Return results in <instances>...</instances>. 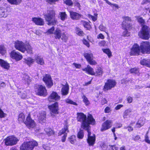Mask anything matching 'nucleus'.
I'll return each instance as SVG.
<instances>
[{
	"instance_id": "obj_46",
	"label": "nucleus",
	"mask_w": 150,
	"mask_h": 150,
	"mask_svg": "<svg viewBox=\"0 0 150 150\" xmlns=\"http://www.w3.org/2000/svg\"><path fill=\"white\" fill-rule=\"evenodd\" d=\"M144 124V122L143 121L142 119H140L138 121L137 124V127H140L142 126Z\"/></svg>"
},
{
	"instance_id": "obj_29",
	"label": "nucleus",
	"mask_w": 150,
	"mask_h": 150,
	"mask_svg": "<svg viewBox=\"0 0 150 150\" xmlns=\"http://www.w3.org/2000/svg\"><path fill=\"white\" fill-rule=\"evenodd\" d=\"M7 1L11 4L16 5L20 4L22 2V0H7Z\"/></svg>"
},
{
	"instance_id": "obj_6",
	"label": "nucleus",
	"mask_w": 150,
	"mask_h": 150,
	"mask_svg": "<svg viewBox=\"0 0 150 150\" xmlns=\"http://www.w3.org/2000/svg\"><path fill=\"white\" fill-rule=\"evenodd\" d=\"M18 139L13 136H9L4 139L3 141L5 145L6 146H11L16 144Z\"/></svg>"
},
{
	"instance_id": "obj_45",
	"label": "nucleus",
	"mask_w": 150,
	"mask_h": 150,
	"mask_svg": "<svg viewBox=\"0 0 150 150\" xmlns=\"http://www.w3.org/2000/svg\"><path fill=\"white\" fill-rule=\"evenodd\" d=\"M61 39L65 42L67 41L68 39V36L66 34L65 32L62 33V36H61Z\"/></svg>"
},
{
	"instance_id": "obj_58",
	"label": "nucleus",
	"mask_w": 150,
	"mask_h": 150,
	"mask_svg": "<svg viewBox=\"0 0 150 150\" xmlns=\"http://www.w3.org/2000/svg\"><path fill=\"white\" fill-rule=\"evenodd\" d=\"M144 140L145 142L148 144H150V140L149 139V137L147 134H146L145 136Z\"/></svg>"
},
{
	"instance_id": "obj_44",
	"label": "nucleus",
	"mask_w": 150,
	"mask_h": 150,
	"mask_svg": "<svg viewBox=\"0 0 150 150\" xmlns=\"http://www.w3.org/2000/svg\"><path fill=\"white\" fill-rule=\"evenodd\" d=\"M18 94L20 95L21 98L22 99H25L27 98V93L25 91L21 93V92H18Z\"/></svg>"
},
{
	"instance_id": "obj_17",
	"label": "nucleus",
	"mask_w": 150,
	"mask_h": 150,
	"mask_svg": "<svg viewBox=\"0 0 150 150\" xmlns=\"http://www.w3.org/2000/svg\"><path fill=\"white\" fill-rule=\"evenodd\" d=\"M60 99V96L56 92L53 91L49 96L48 99L50 102L58 101Z\"/></svg>"
},
{
	"instance_id": "obj_38",
	"label": "nucleus",
	"mask_w": 150,
	"mask_h": 150,
	"mask_svg": "<svg viewBox=\"0 0 150 150\" xmlns=\"http://www.w3.org/2000/svg\"><path fill=\"white\" fill-rule=\"evenodd\" d=\"M25 115L23 113H21L18 116V121L20 123H22L25 122Z\"/></svg>"
},
{
	"instance_id": "obj_43",
	"label": "nucleus",
	"mask_w": 150,
	"mask_h": 150,
	"mask_svg": "<svg viewBox=\"0 0 150 150\" xmlns=\"http://www.w3.org/2000/svg\"><path fill=\"white\" fill-rule=\"evenodd\" d=\"M82 98L83 99V102L86 105H88L90 104V102L88 99V98L84 94H83V96H82Z\"/></svg>"
},
{
	"instance_id": "obj_36",
	"label": "nucleus",
	"mask_w": 150,
	"mask_h": 150,
	"mask_svg": "<svg viewBox=\"0 0 150 150\" xmlns=\"http://www.w3.org/2000/svg\"><path fill=\"white\" fill-rule=\"evenodd\" d=\"M59 15L61 20L62 21H64L67 18V16L65 12H60L59 13Z\"/></svg>"
},
{
	"instance_id": "obj_1",
	"label": "nucleus",
	"mask_w": 150,
	"mask_h": 150,
	"mask_svg": "<svg viewBox=\"0 0 150 150\" xmlns=\"http://www.w3.org/2000/svg\"><path fill=\"white\" fill-rule=\"evenodd\" d=\"M77 120L78 121L81 122V127L85 129L90 128V124L93 125L95 121L92 116L89 114L87 118L86 116L82 112L77 113Z\"/></svg>"
},
{
	"instance_id": "obj_63",
	"label": "nucleus",
	"mask_w": 150,
	"mask_h": 150,
	"mask_svg": "<svg viewBox=\"0 0 150 150\" xmlns=\"http://www.w3.org/2000/svg\"><path fill=\"white\" fill-rule=\"evenodd\" d=\"M101 147L103 150H106L108 147V145L105 144H103Z\"/></svg>"
},
{
	"instance_id": "obj_39",
	"label": "nucleus",
	"mask_w": 150,
	"mask_h": 150,
	"mask_svg": "<svg viewBox=\"0 0 150 150\" xmlns=\"http://www.w3.org/2000/svg\"><path fill=\"white\" fill-rule=\"evenodd\" d=\"M102 50L103 52L107 54L108 57L110 58L112 56V53L111 51L108 48L102 49Z\"/></svg>"
},
{
	"instance_id": "obj_15",
	"label": "nucleus",
	"mask_w": 150,
	"mask_h": 150,
	"mask_svg": "<svg viewBox=\"0 0 150 150\" xmlns=\"http://www.w3.org/2000/svg\"><path fill=\"white\" fill-rule=\"evenodd\" d=\"M43 80L46 85L49 88H50L53 85V83L50 76L49 74H46L44 76Z\"/></svg>"
},
{
	"instance_id": "obj_20",
	"label": "nucleus",
	"mask_w": 150,
	"mask_h": 150,
	"mask_svg": "<svg viewBox=\"0 0 150 150\" xmlns=\"http://www.w3.org/2000/svg\"><path fill=\"white\" fill-rule=\"evenodd\" d=\"M39 122L41 124L45 123L46 121V113L44 111L40 112L38 115Z\"/></svg>"
},
{
	"instance_id": "obj_10",
	"label": "nucleus",
	"mask_w": 150,
	"mask_h": 150,
	"mask_svg": "<svg viewBox=\"0 0 150 150\" xmlns=\"http://www.w3.org/2000/svg\"><path fill=\"white\" fill-rule=\"evenodd\" d=\"M116 84V82L115 80L112 79L108 80L107 82L105 83L103 90L104 91H106L108 90H110L112 88L114 87Z\"/></svg>"
},
{
	"instance_id": "obj_4",
	"label": "nucleus",
	"mask_w": 150,
	"mask_h": 150,
	"mask_svg": "<svg viewBox=\"0 0 150 150\" xmlns=\"http://www.w3.org/2000/svg\"><path fill=\"white\" fill-rule=\"evenodd\" d=\"M55 13L53 10L48 11L47 13L44 15L46 21L48 25H54L56 24L57 21L55 18Z\"/></svg>"
},
{
	"instance_id": "obj_48",
	"label": "nucleus",
	"mask_w": 150,
	"mask_h": 150,
	"mask_svg": "<svg viewBox=\"0 0 150 150\" xmlns=\"http://www.w3.org/2000/svg\"><path fill=\"white\" fill-rule=\"evenodd\" d=\"M6 52V50L4 46L3 45L0 46V53L4 54Z\"/></svg>"
},
{
	"instance_id": "obj_40",
	"label": "nucleus",
	"mask_w": 150,
	"mask_h": 150,
	"mask_svg": "<svg viewBox=\"0 0 150 150\" xmlns=\"http://www.w3.org/2000/svg\"><path fill=\"white\" fill-rule=\"evenodd\" d=\"M45 131L49 136L54 134V132L52 129L49 127L45 128Z\"/></svg>"
},
{
	"instance_id": "obj_41",
	"label": "nucleus",
	"mask_w": 150,
	"mask_h": 150,
	"mask_svg": "<svg viewBox=\"0 0 150 150\" xmlns=\"http://www.w3.org/2000/svg\"><path fill=\"white\" fill-rule=\"evenodd\" d=\"M99 29L101 31L105 32L107 35L108 34V32L106 31L107 28L106 27L104 26L103 24L100 25L99 27Z\"/></svg>"
},
{
	"instance_id": "obj_18",
	"label": "nucleus",
	"mask_w": 150,
	"mask_h": 150,
	"mask_svg": "<svg viewBox=\"0 0 150 150\" xmlns=\"http://www.w3.org/2000/svg\"><path fill=\"white\" fill-rule=\"evenodd\" d=\"M140 49L138 45L135 44L131 49L130 54L131 55H138L140 52Z\"/></svg>"
},
{
	"instance_id": "obj_28",
	"label": "nucleus",
	"mask_w": 150,
	"mask_h": 150,
	"mask_svg": "<svg viewBox=\"0 0 150 150\" xmlns=\"http://www.w3.org/2000/svg\"><path fill=\"white\" fill-rule=\"evenodd\" d=\"M132 110L130 108L126 110L124 112L123 117L124 119L127 118L129 117L131 115Z\"/></svg>"
},
{
	"instance_id": "obj_33",
	"label": "nucleus",
	"mask_w": 150,
	"mask_h": 150,
	"mask_svg": "<svg viewBox=\"0 0 150 150\" xmlns=\"http://www.w3.org/2000/svg\"><path fill=\"white\" fill-rule=\"evenodd\" d=\"M69 141L72 144H74L76 141V137L74 135H72L68 138Z\"/></svg>"
},
{
	"instance_id": "obj_56",
	"label": "nucleus",
	"mask_w": 150,
	"mask_h": 150,
	"mask_svg": "<svg viewBox=\"0 0 150 150\" xmlns=\"http://www.w3.org/2000/svg\"><path fill=\"white\" fill-rule=\"evenodd\" d=\"M109 147L110 150H117L118 149V147L115 145L112 146L109 145Z\"/></svg>"
},
{
	"instance_id": "obj_24",
	"label": "nucleus",
	"mask_w": 150,
	"mask_h": 150,
	"mask_svg": "<svg viewBox=\"0 0 150 150\" xmlns=\"http://www.w3.org/2000/svg\"><path fill=\"white\" fill-rule=\"evenodd\" d=\"M69 87L68 84L63 85L62 88L61 93L63 95H67L69 93Z\"/></svg>"
},
{
	"instance_id": "obj_21",
	"label": "nucleus",
	"mask_w": 150,
	"mask_h": 150,
	"mask_svg": "<svg viewBox=\"0 0 150 150\" xmlns=\"http://www.w3.org/2000/svg\"><path fill=\"white\" fill-rule=\"evenodd\" d=\"M69 13L71 18L73 20H78L82 16L81 14L76 12L70 11Z\"/></svg>"
},
{
	"instance_id": "obj_61",
	"label": "nucleus",
	"mask_w": 150,
	"mask_h": 150,
	"mask_svg": "<svg viewBox=\"0 0 150 150\" xmlns=\"http://www.w3.org/2000/svg\"><path fill=\"white\" fill-rule=\"evenodd\" d=\"M83 44L86 45L87 47H89L90 46V45L88 42L85 39H83Z\"/></svg>"
},
{
	"instance_id": "obj_59",
	"label": "nucleus",
	"mask_w": 150,
	"mask_h": 150,
	"mask_svg": "<svg viewBox=\"0 0 150 150\" xmlns=\"http://www.w3.org/2000/svg\"><path fill=\"white\" fill-rule=\"evenodd\" d=\"M127 101L129 103H131L133 101V99L132 97L130 96H128L127 98Z\"/></svg>"
},
{
	"instance_id": "obj_22",
	"label": "nucleus",
	"mask_w": 150,
	"mask_h": 150,
	"mask_svg": "<svg viewBox=\"0 0 150 150\" xmlns=\"http://www.w3.org/2000/svg\"><path fill=\"white\" fill-rule=\"evenodd\" d=\"M32 21L35 24L38 25H42L44 24L43 20L40 18H33Z\"/></svg>"
},
{
	"instance_id": "obj_47",
	"label": "nucleus",
	"mask_w": 150,
	"mask_h": 150,
	"mask_svg": "<svg viewBox=\"0 0 150 150\" xmlns=\"http://www.w3.org/2000/svg\"><path fill=\"white\" fill-rule=\"evenodd\" d=\"M54 27L52 26L51 28L48 29L46 33L48 34H54Z\"/></svg>"
},
{
	"instance_id": "obj_32",
	"label": "nucleus",
	"mask_w": 150,
	"mask_h": 150,
	"mask_svg": "<svg viewBox=\"0 0 150 150\" xmlns=\"http://www.w3.org/2000/svg\"><path fill=\"white\" fill-rule=\"evenodd\" d=\"M6 10L3 8L0 7V17H6L7 14L6 13Z\"/></svg>"
},
{
	"instance_id": "obj_5",
	"label": "nucleus",
	"mask_w": 150,
	"mask_h": 150,
	"mask_svg": "<svg viewBox=\"0 0 150 150\" xmlns=\"http://www.w3.org/2000/svg\"><path fill=\"white\" fill-rule=\"evenodd\" d=\"M38 145L37 142L34 140L25 142L20 146V150H33L34 147Z\"/></svg>"
},
{
	"instance_id": "obj_64",
	"label": "nucleus",
	"mask_w": 150,
	"mask_h": 150,
	"mask_svg": "<svg viewBox=\"0 0 150 150\" xmlns=\"http://www.w3.org/2000/svg\"><path fill=\"white\" fill-rule=\"evenodd\" d=\"M107 103V101L105 98H103L102 99L101 101V103L102 105H104L105 104Z\"/></svg>"
},
{
	"instance_id": "obj_57",
	"label": "nucleus",
	"mask_w": 150,
	"mask_h": 150,
	"mask_svg": "<svg viewBox=\"0 0 150 150\" xmlns=\"http://www.w3.org/2000/svg\"><path fill=\"white\" fill-rule=\"evenodd\" d=\"M23 78L24 80L27 82L28 83L30 81V77L26 75H25L24 76Z\"/></svg>"
},
{
	"instance_id": "obj_62",
	"label": "nucleus",
	"mask_w": 150,
	"mask_h": 150,
	"mask_svg": "<svg viewBox=\"0 0 150 150\" xmlns=\"http://www.w3.org/2000/svg\"><path fill=\"white\" fill-rule=\"evenodd\" d=\"M67 136V133H65L64 134V135L63 136V137H62V142H64L66 140V137Z\"/></svg>"
},
{
	"instance_id": "obj_25",
	"label": "nucleus",
	"mask_w": 150,
	"mask_h": 150,
	"mask_svg": "<svg viewBox=\"0 0 150 150\" xmlns=\"http://www.w3.org/2000/svg\"><path fill=\"white\" fill-rule=\"evenodd\" d=\"M82 70L83 71H86V73L91 75H95V74L93 69L89 65H88L86 68L83 69Z\"/></svg>"
},
{
	"instance_id": "obj_14",
	"label": "nucleus",
	"mask_w": 150,
	"mask_h": 150,
	"mask_svg": "<svg viewBox=\"0 0 150 150\" xmlns=\"http://www.w3.org/2000/svg\"><path fill=\"white\" fill-rule=\"evenodd\" d=\"M10 57L16 61H18L21 60L23 56L22 54L19 52L15 50L12 51L10 54Z\"/></svg>"
},
{
	"instance_id": "obj_3",
	"label": "nucleus",
	"mask_w": 150,
	"mask_h": 150,
	"mask_svg": "<svg viewBox=\"0 0 150 150\" xmlns=\"http://www.w3.org/2000/svg\"><path fill=\"white\" fill-rule=\"evenodd\" d=\"M14 46L16 49L22 52L27 51L30 54L33 53L32 48L29 43L25 44L21 41L17 40L14 43Z\"/></svg>"
},
{
	"instance_id": "obj_37",
	"label": "nucleus",
	"mask_w": 150,
	"mask_h": 150,
	"mask_svg": "<svg viewBox=\"0 0 150 150\" xmlns=\"http://www.w3.org/2000/svg\"><path fill=\"white\" fill-rule=\"evenodd\" d=\"M129 71L131 73L134 74L137 76H139L140 75L139 69L137 68H132Z\"/></svg>"
},
{
	"instance_id": "obj_42",
	"label": "nucleus",
	"mask_w": 150,
	"mask_h": 150,
	"mask_svg": "<svg viewBox=\"0 0 150 150\" xmlns=\"http://www.w3.org/2000/svg\"><path fill=\"white\" fill-rule=\"evenodd\" d=\"M76 33L79 36H83L84 35L83 31L79 28H76L75 29Z\"/></svg>"
},
{
	"instance_id": "obj_35",
	"label": "nucleus",
	"mask_w": 150,
	"mask_h": 150,
	"mask_svg": "<svg viewBox=\"0 0 150 150\" xmlns=\"http://www.w3.org/2000/svg\"><path fill=\"white\" fill-rule=\"evenodd\" d=\"M68 132V127L67 125L64 126V128H62L61 130L59 132V135H61L63 134H65V133H67L66 132Z\"/></svg>"
},
{
	"instance_id": "obj_19",
	"label": "nucleus",
	"mask_w": 150,
	"mask_h": 150,
	"mask_svg": "<svg viewBox=\"0 0 150 150\" xmlns=\"http://www.w3.org/2000/svg\"><path fill=\"white\" fill-rule=\"evenodd\" d=\"M112 123L111 120H107L103 124L101 131L103 132L110 128L112 126Z\"/></svg>"
},
{
	"instance_id": "obj_27",
	"label": "nucleus",
	"mask_w": 150,
	"mask_h": 150,
	"mask_svg": "<svg viewBox=\"0 0 150 150\" xmlns=\"http://www.w3.org/2000/svg\"><path fill=\"white\" fill-rule=\"evenodd\" d=\"M35 61L38 64L41 65L44 64V62L42 58L39 56H36L34 59Z\"/></svg>"
},
{
	"instance_id": "obj_9",
	"label": "nucleus",
	"mask_w": 150,
	"mask_h": 150,
	"mask_svg": "<svg viewBox=\"0 0 150 150\" xmlns=\"http://www.w3.org/2000/svg\"><path fill=\"white\" fill-rule=\"evenodd\" d=\"M141 52L143 53H150V43L148 42H142L140 45Z\"/></svg>"
},
{
	"instance_id": "obj_2",
	"label": "nucleus",
	"mask_w": 150,
	"mask_h": 150,
	"mask_svg": "<svg viewBox=\"0 0 150 150\" xmlns=\"http://www.w3.org/2000/svg\"><path fill=\"white\" fill-rule=\"evenodd\" d=\"M138 22L142 25H143L141 30L139 32L138 35L142 39L148 40L150 37V28L149 27L146 25H144L145 22L142 17L140 16H136Z\"/></svg>"
},
{
	"instance_id": "obj_60",
	"label": "nucleus",
	"mask_w": 150,
	"mask_h": 150,
	"mask_svg": "<svg viewBox=\"0 0 150 150\" xmlns=\"http://www.w3.org/2000/svg\"><path fill=\"white\" fill-rule=\"evenodd\" d=\"M97 38L98 39H103L105 38L104 36L102 33H100L97 36Z\"/></svg>"
},
{
	"instance_id": "obj_50",
	"label": "nucleus",
	"mask_w": 150,
	"mask_h": 150,
	"mask_svg": "<svg viewBox=\"0 0 150 150\" xmlns=\"http://www.w3.org/2000/svg\"><path fill=\"white\" fill-rule=\"evenodd\" d=\"M65 101L67 103L70 104L74 105H77V104L76 103L73 101L69 98H67L65 99Z\"/></svg>"
},
{
	"instance_id": "obj_12",
	"label": "nucleus",
	"mask_w": 150,
	"mask_h": 150,
	"mask_svg": "<svg viewBox=\"0 0 150 150\" xmlns=\"http://www.w3.org/2000/svg\"><path fill=\"white\" fill-rule=\"evenodd\" d=\"M90 129V128L86 129L87 130L88 132L87 142L89 146H93L95 143L96 140L95 135L93 134L92 135H91V132L89 131Z\"/></svg>"
},
{
	"instance_id": "obj_23",
	"label": "nucleus",
	"mask_w": 150,
	"mask_h": 150,
	"mask_svg": "<svg viewBox=\"0 0 150 150\" xmlns=\"http://www.w3.org/2000/svg\"><path fill=\"white\" fill-rule=\"evenodd\" d=\"M62 34L61 29L59 28H57L55 30L54 34L55 39H59L61 38Z\"/></svg>"
},
{
	"instance_id": "obj_13",
	"label": "nucleus",
	"mask_w": 150,
	"mask_h": 150,
	"mask_svg": "<svg viewBox=\"0 0 150 150\" xmlns=\"http://www.w3.org/2000/svg\"><path fill=\"white\" fill-rule=\"evenodd\" d=\"M35 91L37 95L40 96H45L47 94L45 87L42 85H38Z\"/></svg>"
},
{
	"instance_id": "obj_11",
	"label": "nucleus",
	"mask_w": 150,
	"mask_h": 150,
	"mask_svg": "<svg viewBox=\"0 0 150 150\" xmlns=\"http://www.w3.org/2000/svg\"><path fill=\"white\" fill-rule=\"evenodd\" d=\"M24 123L29 129L34 128L36 125L35 121L31 119L30 115H29L27 117Z\"/></svg>"
},
{
	"instance_id": "obj_8",
	"label": "nucleus",
	"mask_w": 150,
	"mask_h": 150,
	"mask_svg": "<svg viewBox=\"0 0 150 150\" xmlns=\"http://www.w3.org/2000/svg\"><path fill=\"white\" fill-rule=\"evenodd\" d=\"M84 56L90 65H95L97 64L95 60L94 59L93 54L91 52L85 53L84 54Z\"/></svg>"
},
{
	"instance_id": "obj_7",
	"label": "nucleus",
	"mask_w": 150,
	"mask_h": 150,
	"mask_svg": "<svg viewBox=\"0 0 150 150\" xmlns=\"http://www.w3.org/2000/svg\"><path fill=\"white\" fill-rule=\"evenodd\" d=\"M49 109L50 111L51 116L53 117L55 116V115L59 113V105L57 102H55L53 104L48 106Z\"/></svg>"
},
{
	"instance_id": "obj_34",
	"label": "nucleus",
	"mask_w": 150,
	"mask_h": 150,
	"mask_svg": "<svg viewBox=\"0 0 150 150\" xmlns=\"http://www.w3.org/2000/svg\"><path fill=\"white\" fill-rule=\"evenodd\" d=\"M34 59H33L31 58H28L25 59L24 62L28 65L30 66L31 64L34 62Z\"/></svg>"
},
{
	"instance_id": "obj_51",
	"label": "nucleus",
	"mask_w": 150,
	"mask_h": 150,
	"mask_svg": "<svg viewBox=\"0 0 150 150\" xmlns=\"http://www.w3.org/2000/svg\"><path fill=\"white\" fill-rule=\"evenodd\" d=\"M84 136L83 131L82 130H80L78 132L77 135V137L79 139H82Z\"/></svg>"
},
{
	"instance_id": "obj_26",
	"label": "nucleus",
	"mask_w": 150,
	"mask_h": 150,
	"mask_svg": "<svg viewBox=\"0 0 150 150\" xmlns=\"http://www.w3.org/2000/svg\"><path fill=\"white\" fill-rule=\"evenodd\" d=\"M0 65L3 68L8 69L10 67L9 64L6 62L0 59Z\"/></svg>"
},
{
	"instance_id": "obj_54",
	"label": "nucleus",
	"mask_w": 150,
	"mask_h": 150,
	"mask_svg": "<svg viewBox=\"0 0 150 150\" xmlns=\"http://www.w3.org/2000/svg\"><path fill=\"white\" fill-rule=\"evenodd\" d=\"M112 109L110 107H106L104 109V112L105 113H108L111 112Z\"/></svg>"
},
{
	"instance_id": "obj_53",
	"label": "nucleus",
	"mask_w": 150,
	"mask_h": 150,
	"mask_svg": "<svg viewBox=\"0 0 150 150\" xmlns=\"http://www.w3.org/2000/svg\"><path fill=\"white\" fill-rule=\"evenodd\" d=\"M64 2L66 5L69 6H71L73 4L71 0H64Z\"/></svg>"
},
{
	"instance_id": "obj_52",
	"label": "nucleus",
	"mask_w": 150,
	"mask_h": 150,
	"mask_svg": "<svg viewBox=\"0 0 150 150\" xmlns=\"http://www.w3.org/2000/svg\"><path fill=\"white\" fill-rule=\"evenodd\" d=\"M98 45L101 47H104L106 45V42L105 40H101L98 42Z\"/></svg>"
},
{
	"instance_id": "obj_31",
	"label": "nucleus",
	"mask_w": 150,
	"mask_h": 150,
	"mask_svg": "<svg viewBox=\"0 0 150 150\" xmlns=\"http://www.w3.org/2000/svg\"><path fill=\"white\" fill-rule=\"evenodd\" d=\"M142 65H145L148 67H150V60L149 59H143L140 62Z\"/></svg>"
},
{
	"instance_id": "obj_49",
	"label": "nucleus",
	"mask_w": 150,
	"mask_h": 150,
	"mask_svg": "<svg viewBox=\"0 0 150 150\" xmlns=\"http://www.w3.org/2000/svg\"><path fill=\"white\" fill-rule=\"evenodd\" d=\"M103 73L102 69L100 67H99L96 70L95 74H96V75H102Z\"/></svg>"
},
{
	"instance_id": "obj_30",
	"label": "nucleus",
	"mask_w": 150,
	"mask_h": 150,
	"mask_svg": "<svg viewBox=\"0 0 150 150\" xmlns=\"http://www.w3.org/2000/svg\"><path fill=\"white\" fill-rule=\"evenodd\" d=\"M81 24L87 30H90L91 29V26L89 22L82 21H81Z\"/></svg>"
},
{
	"instance_id": "obj_55",
	"label": "nucleus",
	"mask_w": 150,
	"mask_h": 150,
	"mask_svg": "<svg viewBox=\"0 0 150 150\" xmlns=\"http://www.w3.org/2000/svg\"><path fill=\"white\" fill-rule=\"evenodd\" d=\"M128 29L129 28L124 29L125 30L123 33V35L124 36H128L130 35V33L128 32L127 30V29Z\"/></svg>"
},
{
	"instance_id": "obj_16",
	"label": "nucleus",
	"mask_w": 150,
	"mask_h": 150,
	"mask_svg": "<svg viewBox=\"0 0 150 150\" xmlns=\"http://www.w3.org/2000/svg\"><path fill=\"white\" fill-rule=\"evenodd\" d=\"M123 21L122 23V26L124 29L129 28L131 27L129 22L131 21V18L128 16H124L122 17Z\"/></svg>"
}]
</instances>
